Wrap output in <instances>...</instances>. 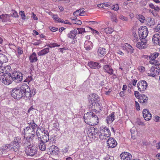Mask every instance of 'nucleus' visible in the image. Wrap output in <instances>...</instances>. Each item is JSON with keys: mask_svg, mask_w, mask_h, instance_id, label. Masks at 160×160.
Returning <instances> with one entry per match:
<instances>
[{"mask_svg": "<svg viewBox=\"0 0 160 160\" xmlns=\"http://www.w3.org/2000/svg\"><path fill=\"white\" fill-rule=\"evenodd\" d=\"M127 48L129 50L128 52H129L130 53H132L133 52L134 49L130 45L128 44Z\"/></svg>", "mask_w": 160, "mask_h": 160, "instance_id": "nucleus-51", "label": "nucleus"}, {"mask_svg": "<svg viewBox=\"0 0 160 160\" xmlns=\"http://www.w3.org/2000/svg\"><path fill=\"white\" fill-rule=\"evenodd\" d=\"M19 14L21 17L23 19H25L26 18V16L24 14V11H21L19 12Z\"/></svg>", "mask_w": 160, "mask_h": 160, "instance_id": "nucleus-52", "label": "nucleus"}, {"mask_svg": "<svg viewBox=\"0 0 160 160\" xmlns=\"http://www.w3.org/2000/svg\"><path fill=\"white\" fill-rule=\"evenodd\" d=\"M104 71L109 74H112L113 70L112 67L108 65H106L104 66L103 67Z\"/></svg>", "mask_w": 160, "mask_h": 160, "instance_id": "nucleus-23", "label": "nucleus"}, {"mask_svg": "<svg viewBox=\"0 0 160 160\" xmlns=\"http://www.w3.org/2000/svg\"><path fill=\"white\" fill-rule=\"evenodd\" d=\"M37 129V130L36 131H35V134H36L37 136L38 137V138L40 137L41 136L40 132L42 133V132H41V129L39 127H38Z\"/></svg>", "mask_w": 160, "mask_h": 160, "instance_id": "nucleus-46", "label": "nucleus"}, {"mask_svg": "<svg viewBox=\"0 0 160 160\" xmlns=\"http://www.w3.org/2000/svg\"><path fill=\"white\" fill-rule=\"evenodd\" d=\"M98 53L100 57L104 56L106 53L105 48L102 47L99 48L98 49Z\"/></svg>", "mask_w": 160, "mask_h": 160, "instance_id": "nucleus-30", "label": "nucleus"}, {"mask_svg": "<svg viewBox=\"0 0 160 160\" xmlns=\"http://www.w3.org/2000/svg\"><path fill=\"white\" fill-rule=\"evenodd\" d=\"M89 107L90 108H91L92 110L95 112L98 111V112H99V110H101L102 108L100 104L98 102L92 103V104H90Z\"/></svg>", "mask_w": 160, "mask_h": 160, "instance_id": "nucleus-17", "label": "nucleus"}, {"mask_svg": "<svg viewBox=\"0 0 160 160\" xmlns=\"http://www.w3.org/2000/svg\"><path fill=\"white\" fill-rule=\"evenodd\" d=\"M142 113L143 118L145 120L148 121L151 118L152 116L148 109H144Z\"/></svg>", "mask_w": 160, "mask_h": 160, "instance_id": "nucleus-14", "label": "nucleus"}, {"mask_svg": "<svg viewBox=\"0 0 160 160\" xmlns=\"http://www.w3.org/2000/svg\"><path fill=\"white\" fill-rule=\"evenodd\" d=\"M146 21L147 24L151 27L153 26L156 23L154 19L150 17H148L146 18Z\"/></svg>", "mask_w": 160, "mask_h": 160, "instance_id": "nucleus-31", "label": "nucleus"}, {"mask_svg": "<svg viewBox=\"0 0 160 160\" xmlns=\"http://www.w3.org/2000/svg\"><path fill=\"white\" fill-rule=\"evenodd\" d=\"M77 33V31L76 30L71 31L68 34V37L70 38H74Z\"/></svg>", "mask_w": 160, "mask_h": 160, "instance_id": "nucleus-35", "label": "nucleus"}, {"mask_svg": "<svg viewBox=\"0 0 160 160\" xmlns=\"http://www.w3.org/2000/svg\"><path fill=\"white\" fill-rule=\"evenodd\" d=\"M10 67L6 66L3 67L0 63V75L1 76H4L5 74L10 73H9L10 71Z\"/></svg>", "mask_w": 160, "mask_h": 160, "instance_id": "nucleus-9", "label": "nucleus"}, {"mask_svg": "<svg viewBox=\"0 0 160 160\" xmlns=\"http://www.w3.org/2000/svg\"><path fill=\"white\" fill-rule=\"evenodd\" d=\"M19 145H17L16 146H10V148H11V149L12 151L17 152V151L19 148Z\"/></svg>", "mask_w": 160, "mask_h": 160, "instance_id": "nucleus-47", "label": "nucleus"}, {"mask_svg": "<svg viewBox=\"0 0 160 160\" xmlns=\"http://www.w3.org/2000/svg\"><path fill=\"white\" fill-rule=\"evenodd\" d=\"M36 56V54L35 52H33L30 56L29 59L31 62H35L37 61Z\"/></svg>", "mask_w": 160, "mask_h": 160, "instance_id": "nucleus-37", "label": "nucleus"}, {"mask_svg": "<svg viewBox=\"0 0 160 160\" xmlns=\"http://www.w3.org/2000/svg\"><path fill=\"white\" fill-rule=\"evenodd\" d=\"M18 54L19 55L22 54L23 52V49L21 47H18Z\"/></svg>", "mask_w": 160, "mask_h": 160, "instance_id": "nucleus-54", "label": "nucleus"}, {"mask_svg": "<svg viewBox=\"0 0 160 160\" xmlns=\"http://www.w3.org/2000/svg\"><path fill=\"white\" fill-rule=\"evenodd\" d=\"M147 40L146 39H142L141 42H137L136 47L139 49H143L146 48L148 46Z\"/></svg>", "mask_w": 160, "mask_h": 160, "instance_id": "nucleus-10", "label": "nucleus"}, {"mask_svg": "<svg viewBox=\"0 0 160 160\" xmlns=\"http://www.w3.org/2000/svg\"><path fill=\"white\" fill-rule=\"evenodd\" d=\"M36 93V92L34 91H32V93H30V92H29V94H28V97L27 98H28L30 97H32L34 96V95H35Z\"/></svg>", "mask_w": 160, "mask_h": 160, "instance_id": "nucleus-63", "label": "nucleus"}, {"mask_svg": "<svg viewBox=\"0 0 160 160\" xmlns=\"http://www.w3.org/2000/svg\"><path fill=\"white\" fill-rule=\"evenodd\" d=\"M99 99V97L96 94H93L91 96L90 100L89 101L90 104H92L94 102H97Z\"/></svg>", "mask_w": 160, "mask_h": 160, "instance_id": "nucleus-22", "label": "nucleus"}, {"mask_svg": "<svg viewBox=\"0 0 160 160\" xmlns=\"http://www.w3.org/2000/svg\"><path fill=\"white\" fill-rule=\"evenodd\" d=\"M1 79L2 80V82L6 85H9L13 81L12 76L10 73L5 74L4 76H1Z\"/></svg>", "mask_w": 160, "mask_h": 160, "instance_id": "nucleus-5", "label": "nucleus"}, {"mask_svg": "<svg viewBox=\"0 0 160 160\" xmlns=\"http://www.w3.org/2000/svg\"><path fill=\"white\" fill-rule=\"evenodd\" d=\"M88 66L91 68L93 69H98L101 67V65L99 63L93 62H88Z\"/></svg>", "mask_w": 160, "mask_h": 160, "instance_id": "nucleus-20", "label": "nucleus"}, {"mask_svg": "<svg viewBox=\"0 0 160 160\" xmlns=\"http://www.w3.org/2000/svg\"><path fill=\"white\" fill-rule=\"evenodd\" d=\"M137 86L139 91L143 92L146 90L148 83L145 81H141L138 83Z\"/></svg>", "mask_w": 160, "mask_h": 160, "instance_id": "nucleus-7", "label": "nucleus"}, {"mask_svg": "<svg viewBox=\"0 0 160 160\" xmlns=\"http://www.w3.org/2000/svg\"><path fill=\"white\" fill-rule=\"evenodd\" d=\"M155 29L157 32H160V23L157 25Z\"/></svg>", "mask_w": 160, "mask_h": 160, "instance_id": "nucleus-62", "label": "nucleus"}, {"mask_svg": "<svg viewBox=\"0 0 160 160\" xmlns=\"http://www.w3.org/2000/svg\"><path fill=\"white\" fill-rule=\"evenodd\" d=\"M99 134H105L106 136H110L111 133L110 130L108 128L106 127H101L99 130Z\"/></svg>", "mask_w": 160, "mask_h": 160, "instance_id": "nucleus-16", "label": "nucleus"}, {"mask_svg": "<svg viewBox=\"0 0 160 160\" xmlns=\"http://www.w3.org/2000/svg\"><path fill=\"white\" fill-rule=\"evenodd\" d=\"M138 98V102L142 105L145 104L147 103L148 98L144 94H142Z\"/></svg>", "mask_w": 160, "mask_h": 160, "instance_id": "nucleus-21", "label": "nucleus"}, {"mask_svg": "<svg viewBox=\"0 0 160 160\" xmlns=\"http://www.w3.org/2000/svg\"><path fill=\"white\" fill-rule=\"evenodd\" d=\"M87 129L88 130L89 134H91V135H96V133L97 134V132H95V131L97 130V128H96L94 127H92L91 128H88Z\"/></svg>", "mask_w": 160, "mask_h": 160, "instance_id": "nucleus-38", "label": "nucleus"}, {"mask_svg": "<svg viewBox=\"0 0 160 160\" xmlns=\"http://www.w3.org/2000/svg\"><path fill=\"white\" fill-rule=\"evenodd\" d=\"M35 136V135H30V136H28L27 137L25 140L26 141L24 143L25 146H28L29 145L32 144L31 142Z\"/></svg>", "mask_w": 160, "mask_h": 160, "instance_id": "nucleus-26", "label": "nucleus"}, {"mask_svg": "<svg viewBox=\"0 0 160 160\" xmlns=\"http://www.w3.org/2000/svg\"><path fill=\"white\" fill-rule=\"evenodd\" d=\"M109 6V4L108 3H104L98 5V7L99 8H101L105 9L106 8L108 7Z\"/></svg>", "mask_w": 160, "mask_h": 160, "instance_id": "nucleus-39", "label": "nucleus"}, {"mask_svg": "<svg viewBox=\"0 0 160 160\" xmlns=\"http://www.w3.org/2000/svg\"><path fill=\"white\" fill-rule=\"evenodd\" d=\"M84 9L83 8L78 10L80 11L79 12L81 13V16H83L84 15L85 12L84 11Z\"/></svg>", "mask_w": 160, "mask_h": 160, "instance_id": "nucleus-60", "label": "nucleus"}, {"mask_svg": "<svg viewBox=\"0 0 160 160\" xmlns=\"http://www.w3.org/2000/svg\"><path fill=\"white\" fill-rule=\"evenodd\" d=\"M148 31L147 27L146 26L141 27L138 30L139 37L140 40L145 39L147 36Z\"/></svg>", "mask_w": 160, "mask_h": 160, "instance_id": "nucleus-4", "label": "nucleus"}, {"mask_svg": "<svg viewBox=\"0 0 160 160\" xmlns=\"http://www.w3.org/2000/svg\"><path fill=\"white\" fill-rule=\"evenodd\" d=\"M136 123L139 125L144 126L145 125L144 123L139 119H137Z\"/></svg>", "mask_w": 160, "mask_h": 160, "instance_id": "nucleus-50", "label": "nucleus"}, {"mask_svg": "<svg viewBox=\"0 0 160 160\" xmlns=\"http://www.w3.org/2000/svg\"><path fill=\"white\" fill-rule=\"evenodd\" d=\"M49 52V48H47L39 52L38 54L39 56L44 55Z\"/></svg>", "mask_w": 160, "mask_h": 160, "instance_id": "nucleus-32", "label": "nucleus"}, {"mask_svg": "<svg viewBox=\"0 0 160 160\" xmlns=\"http://www.w3.org/2000/svg\"><path fill=\"white\" fill-rule=\"evenodd\" d=\"M107 142V146L108 148H114L117 144V142L115 139L112 138H108Z\"/></svg>", "mask_w": 160, "mask_h": 160, "instance_id": "nucleus-11", "label": "nucleus"}, {"mask_svg": "<svg viewBox=\"0 0 160 160\" xmlns=\"http://www.w3.org/2000/svg\"><path fill=\"white\" fill-rule=\"evenodd\" d=\"M42 41L40 40H39L38 41H37L36 42H34L32 44H33L35 45H39L40 43H41Z\"/></svg>", "mask_w": 160, "mask_h": 160, "instance_id": "nucleus-64", "label": "nucleus"}, {"mask_svg": "<svg viewBox=\"0 0 160 160\" xmlns=\"http://www.w3.org/2000/svg\"><path fill=\"white\" fill-rule=\"evenodd\" d=\"M112 9L115 11L118 10L119 8L118 6V4H116L115 5L112 6Z\"/></svg>", "mask_w": 160, "mask_h": 160, "instance_id": "nucleus-55", "label": "nucleus"}, {"mask_svg": "<svg viewBox=\"0 0 160 160\" xmlns=\"http://www.w3.org/2000/svg\"><path fill=\"white\" fill-rule=\"evenodd\" d=\"M99 134V136L100 138L102 140H105L107 139V138H108L110 136H106V135L105 134Z\"/></svg>", "mask_w": 160, "mask_h": 160, "instance_id": "nucleus-44", "label": "nucleus"}, {"mask_svg": "<svg viewBox=\"0 0 160 160\" xmlns=\"http://www.w3.org/2000/svg\"><path fill=\"white\" fill-rule=\"evenodd\" d=\"M50 48H54L55 47H59L60 44H58L56 43H51L47 45Z\"/></svg>", "mask_w": 160, "mask_h": 160, "instance_id": "nucleus-45", "label": "nucleus"}, {"mask_svg": "<svg viewBox=\"0 0 160 160\" xmlns=\"http://www.w3.org/2000/svg\"><path fill=\"white\" fill-rule=\"evenodd\" d=\"M21 91L23 94H25L24 96L28 97V94H29V92H31L29 86L26 84L23 83L19 87Z\"/></svg>", "mask_w": 160, "mask_h": 160, "instance_id": "nucleus-8", "label": "nucleus"}, {"mask_svg": "<svg viewBox=\"0 0 160 160\" xmlns=\"http://www.w3.org/2000/svg\"><path fill=\"white\" fill-rule=\"evenodd\" d=\"M12 76V79H13V81H14L16 82H19L22 80L23 75L19 72H13Z\"/></svg>", "mask_w": 160, "mask_h": 160, "instance_id": "nucleus-6", "label": "nucleus"}, {"mask_svg": "<svg viewBox=\"0 0 160 160\" xmlns=\"http://www.w3.org/2000/svg\"><path fill=\"white\" fill-rule=\"evenodd\" d=\"M122 160H130L132 158V155L128 152H123L120 156Z\"/></svg>", "mask_w": 160, "mask_h": 160, "instance_id": "nucleus-18", "label": "nucleus"}, {"mask_svg": "<svg viewBox=\"0 0 160 160\" xmlns=\"http://www.w3.org/2000/svg\"><path fill=\"white\" fill-rule=\"evenodd\" d=\"M79 11H80L78 10H77L73 13V15L75 16H81V13L79 12Z\"/></svg>", "mask_w": 160, "mask_h": 160, "instance_id": "nucleus-57", "label": "nucleus"}, {"mask_svg": "<svg viewBox=\"0 0 160 160\" xmlns=\"http://www.w3.org/2000/svg\"><path fill=\"white\" fill-rule=\"evenodd\" d=\"M132 35L133 37V40L134 42H137L138 40L137 35L136 33L133 32Z\"/></svg>", "mask_w": 160, "mask_h": 160, "instance_id": "nucleus-48", "label": "nucleus"}, {"mask_svg": "<svg viewBox=\"0 0 160 160\" xmlns=\"http://www.w3.org/2000/svg\"><path fill=\"white\" fill-rule=\"evenodd\" d=\"M98 118L97 115L93 113L92 117L90 120V123L88 125L91 126H94L98 124Z\"/></svg>", "mask_w": 160, "mask_h": 160, "instance_id": "nucleus-19", "label": "nucleus"}, {"mask_svg": "<svg viewBox=\"0 0 160 160\" xmlns=\"http://www.w3.org/2000/svg\"><path fill=\"white\" fill-rule=\"evenodd\" d=\"M8 59L6 56L3 54H0V63L1 65L8 62Z\"/></svg>", "mask_w": 160, "mask_h": 160, "instance_id": "nucleus-29", "label": "nucleus"}, {"mask_svg": "<svg viewBox=\"0 0 160 160\" xmlns=\"http://www.w3.org/2000/svg\"><path fill=\"white\" fill-rule=\"evenodd\" d=\"M138 68L139 71L141 72H143L145 70L144 67L142 66L138 67Z\"/></svg>", "mask_w": 160, "mask_h": 160, "instance_id": "nucleus-61", "label": "nucleus"}, {"mask_svg": "<svg viewBox=\"0 0 160 160\" xmlns=\"http://www.w3.org/2000/svg\"><path fill=\"white\" fill-rule=\"evenodd\" d=\"M93 46L92 42L89 41H86L84 44V47L87 50H89L91 49Z\"/></svg>", "mask_w": 160, "mask_h": 160, "instance_id": "nucleus-25", "label": "nucleus"}, {"mask_svg": "<svg viewBox=\"0 0 160 160\" xmlns=\"http://www.w3.org/2000/svg\"><path fill=\"white\" fill-rule=\"evenodd\" d=\"M101 31L102 32H105L107 34H110L113 32V29L109 27H107L101 28Z\"/></svg>", "mask_w": 160, "mask_h": 160, "instance_id": "nucleus-36", "label": "nucleus"}, {"mask_svg": "<svg viewBox=\"0 0 160 160\" xmlns=\"http://www.w3.org/2000/svg\"><path fill=\"white\" fill-rule=\"evenodd\" d=\"M42 136L38 138V141H40L47 143H48V141L49 140L48 132L47 131L42 132Z\"/></svg>", "mask_w": 160, "mask_h": 160, "instance_id": "nucleus-12", "label": "nucleus"}, {"mask_svg": "<svg viewBox=\"0 0 160 160\" xmlns=\"http://www.w3.org/2000/svg\"><path fill=\"white\" fill-rule=\"evenodd\" d=\"M152 41L153 43L157 44V43L160 41V34L155 33L153 37Z\"/></svg>", "mask_w": 160, "mask_h": 160, "instance_id": "nucleus-28", "label": "nucleus"}, {"mask_svg": "<svg viewBox=\"0 0 160 160\" xmlns=\"http://www.w3.org/2000/svg\"><path fill=\"white\" fill-rule=\"evenodd\" d=\"M93 113L92 112H89L84 114L83 118L84 121L86 123L88 124V123H90V120L92 117Z\"/></svg>", "mask_w": 160, "mask_h": 160, "instance_id": "nucleus-15", "label": "nucleus"}, {"mask_svg": "<svg viewBox=\"0 0 160 160\" xmlns=\"http://www.w3.org/2000/svg\"><path fill=\"white\" fill-rule=\"evenodd\" d=\"M110 18L112 21V22H118V19L117 18L116 15L114 14H112L110 15Z\"/></svg>", "mask_w": 160, "mask_h": 160, "instance_id": "nucleus-41", "label": "nucleus"}, {"mask_svg": "<svg viewBox=\"0 0 160 160\" xmlns=\"http://www.w3.org/2000/svg\"><path fill=\"white\" fill-rule=\"evenodd\" d=\"M32 80V77L31 76L28 77V78L25 80V82H28V83L31 82Z\"/></svg>", "mask_w": 160, "mask_h": 160, "instance_id": "nucleus-59", "label": "nucleus"}, {"mask_svg": "<svg viewBox=\"0 0 160 160\" xmlns=\"http://www.w3.org/2000/svg\"><path fill=\"white\" fill-rule=\"evenodd\" d=\"M69 148V146L68 145H66L65 147L62 149V152L63 153H67Z\"/></svg>", "mask_w": 160, "mask_h": 160, "instance_id": "nucleus-42", "label": "nucleus"}, {"mask_svg": "<svg viewBox=\"0 0 160 160\" xmlns=\"http://www.w3.org/2000/svg\"><path fill=\"white\" fill-rule=\"evenodd\" d=\"M138 18L141 22H143L145 20V17L142 15L138 16Z\"/></svg>", "mask_w": 160, "mask_h": 160, "instance_id": "nucleus-53", "label": "nucleus"}, {"mask_svg": "<svg viewBox=\"0 0 160 160\" xmlns=\"http://www.w3.org/2000/svg\"><path fill=\"white\" fill-rule=\"evenodd\" d=\"M159 55V53L158 52H154L150 56L151 60H154L158 57Z\"/></svg>", "mask_w": 160, "mask_h": 160, "instance_id": "nucleus-43", "label": "nucleus"}, {"mask_svg": "<svg viewBox=\"0 0 160 160\" xmlns=\"http://www.w3.org/2000/svg\"><path fill=\"white\" fill-rule=\"evenodd\" d=\"M48 152L51 154L56 155L59 153L58 148L54 145L50 146L48 148Z\"/></svg>", "mask_w": 160, "mask_h": 160, "instance_id": "nucleus-13", "label": "nucleus"}, {"mask_svg": "<svg viewBox=\"0 0 160 160\" xmlns=\"http://www.w3.org/2000/svg\"><path fill=\"white\" fill-rule=\"evenodd\" d=\"M155 70L154 72V73H151L150 76H152L153 77H154L156 76L157 75H158L159 74V73L160 72V68L157 66H155Z\"/></svg>", "mask_w": 160, "mask_h": 160, "instance_id": "nucleus-33", "label": "nucleus"}, {"mask_svg": "<svg viewBox=\"0 0 160 160\" xmlns=\"http://www.w3.org/2000/svg\"><path fill=\"white\" fill-rule=\"evenodd\" d=\"M38 149L37 147L35 145L30 144L25 148V151L28 156L32 157L36 155Z\"/></svg>", "mask_w": 160, "mask_h": 160, "instance_id": "nucleus-2", "label": "nucleus"}, {"mask_svg": "<svg viewBox=\"0 0 160 160\" xmlns=\"http://www.w3.org/2000/svg\"><path fill=\"white\" fill-rule=\"evenodd\" d=\"M114 112H113L110 115H109L106 118L107 122L108 123H112L114 120Z\"/></svg>", "mask_w": 160, "mask_h": 160, "instance_id": "nucleus-34", "label": "nucleus"}, {"mask_svg": "<svg viewBox=\"0 0 160 160\" xmlns=\"http://www.w3.org/2000/svg\"><path fill=\"white\" fill-rule=\"evenodd\" d=\"M38 143L39 148L42 151H45L46 150V145L48 144L40 141H38Z\"/></svg>", "mask_w": 160, "mask_h": 160, "instance_id": "nucleus-27", "label": "nucleus"}, {"mask_svg": "<svg viewBox=\"0 0 160 160\" xmlns=\"http://www.w3.org/2000/svg\"><path fill=\"white\" fill-rule=\"evenodd\" d=\"M119 18L121 20L125 21H127L128 20V18L127 17H125L122 15H120Z\"/></svg>", "mask_w": 160, "mask_h": 160, "instance_id": "nucleus-56", "label": "nucleus"}, {"mask_svg": "<svg viewBox=\"0 0 160 160\" xmlns=\"http://www.w3.org/2000/svg\"><path fill=\"white\" fill-rule=\"evenodd\" d=\"M10 15L11 16L15 18H17L18 16L17 12L14 10H13L12 11V12H11Z\"/></svg>", "mask_w": 160, "mask_h": 160, "instance_id": "nucleus-49", "label": "nucleus"}, {"mask_svg": "<svg viewBox=\"0 0 160 160\" xmlns=\"http://www.w3.org/2000/svg\"><path fill=\"white\" fill-rule=\"evenodd\" d=\"M21 138L19 136H17L15 137L14 138L13 141L12 142V144H13L15 143H18L19 144L20 143Z\"/></svg>", "mask_w": 160, "mask_h": 160, "instance_id": "nucleus-40", "label": "nucleus"}, {"mask_svg": "<svg viewBox=\"0 0 160 160\" xmlns=\"http://www.w3.org/2000/svg\"><path fill=\"white\" fill-rule=\"evenodd\" d=\"M10 16L8 14H2L0 15V19L2 22H10Z\"/></svg>", "mask_w": 160, "mask_h": 160, "instance_id": "nucleus-24", "label": "nucleus"}, {"mask_svg": "<svg viewBox=\"0 0 160 160\" xmlns=\"http://www.w3.org/2000/svg\"><path fill=\"white\" fill-rule=\"evenodd\" d=\"M25 94H23L19 88H14L12 91L11 95L15 99H18L23 97H25Z\"/></svg>", "mask_w": 160, "mask_h": 160, "instance_id": "nucleus-3", "label": "nucleus"}, {"mask_svg": "<svg viewBox=\"0 0 160 160\" xmlns=\"http://www.w3.org/2000/svg\"><path fill=\"white\" fill-rule=\"evenodd\" d=\"M52 17L54 19L58 22L59 21V19H60V18L58 17V16L56 14H53L52 16Z\"/></svg>", "mask_w": 160, "mask_h": 160, "instance_id": "nucleus-58", "label": "nucleus"}, {"mask_svg": "<svg viewBox=\"0 0 160 160\" xmlns=\"http://www.w3.org/2000/svg\"><path fill=\"white\" fill-rule=\"evenodd\" d=\"M27 123L28 126L24 129V134L26 135H35V130L38 127V126L35 123L33 120H32L30 122L28 121Z\"/></svg>", "mask_w": 160, "mask_h": 160, "instance_id": "nucleus-1", "label": "nucleus"}]
</instances>
